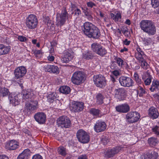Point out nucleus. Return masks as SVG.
Segmentation results:
<instances>
[{
  "label": "nucleus",
  "instance_id": "obj_21",
  "mask_svg": "<svg viewBox=\"0 0 159 159\" xmlns=\"http://www.w3.org/2000/svg\"><path fill=\"white\" fill-rule=\"evenodd\" d=\"M148 115L151 118L156 119L158 117L159 113L157 108L152 107L148 110Z\"/></svg>",
  "mask_w": 159,
  "mask_h": 159
},
{
  "label": "nucleus",
  "instance_id": "obj_2",
  "mask_svg": "<svg viewBox=\"0 0 159 159\" xmlns=\"http://www.w3.org/2000/svg\"><path fill=\"white\" fill-rule=\"evenodd\" d=\"M140 27L143 31L150 35H154L156 31L154 23L152 20H143L139 23Z\"/></svg>",
  "mask_w": 159,
  "mask_h": 159
},
{
  "label": "nucleus",
  "instance_id": "obj_4",
  "mask_svg": "<svg viewBox=\"0 0 159 159\" xmlns=\"http://www.w3.org/2000/svg\"><path fill=\"white\" fill-rule=\"evenodd\" d=\"M38 108V101L37 100H31L25 103L24 110L27 114H30L34 112Z\"/></svg>",
  "mask_w": 159,
  "mask_h": 159
},
{
  "label": "nucleus",
  "instance_id": "obj_58",
  "mask_svg": "<svg viewBox=\"0 0 159 159\" xmlns=\"http://www.w3.org/2000/svg\"><path fill=\"white\" fill-rule=\"evenodd\" d=\"M111 69L113 70H117L118 69V67L116 66V65L114 63H112V64L111 65Z\"/></svg>",
  "mask_w": 159,
  "mask_h": 159
},
{
  "label": "nucleus",
  "instance_id": "obj_24",
  "mask_svg": "<svg viewBox=\"0 0 159 159\" xmlns=\"http://www.w3.org/2000/svg\"><path fill=\"white\" fill-rule=\"evenodd\" d=\"M31 153V152L29 149H25L19 155L17 159H28L30 156Z\"/></svg>",
  "mask_w": 159,
  "mask_h": 159
},
{
  "label": "nucleus",
  "instance_id": "obj_35",
  "mask_svg": "<svg viewBox=\"0 0 159 159\" xmlns=\"http://www.w3.org/2000/svg\"><path fill=\"white\" fill-rule=\"evenodd\" d=\"M145 57V55L144 54V52L135 53V58L139 61L143 60Z\"/></svg>",
  "mask_w": 159,
  "mask_h": 159
},
{
  "label": "nucleus",
  "instance_id": "obj_20",
  "mask_svg": "<svg viewBox=\"0 0 159 159\" xmlns=\"http://www.w3.org/2000/svg\"><path fill=\"white\" fill-rule=\"evenodd\" d=\"M87 36L89 38L94 39H99L101 36L100 31L97 27L95 26Z\"/></svg>",
  "mask_w": 159,
  "mask_h": 159
},
{
  "label": "nucleus",
  "instance_id": "obj_19",
  "mask_svg": "<svg viewBox=\"0 0 159 159\" xmlns=\"http://www.w3.org/2000/svg\"><path fill=\"white\" fill-rule=\"evenodd\" d=\"M83 26L84 33L87 36L96 26L92 23L86 22L84 23Z\"/></svg>",
  "mask_w": 159,
  "mask_h": 159
},
{
  "label": "nucleus",
  "instance_id": "obj_50",
  "mask_svg": "<svg viewBox=\"0 0 159 159\" xmlns=\"http://www.w3.org/2000/svg\"><path fill=\"white\" fill-rule=\"evenodd\" d=\"M152 41L151 38H144L143 40V42L145 45H148L150 44Z\"/></svg>",
  "mask_w": 159,
  "mask_h": 159
},
{
  "label": "nucleus",
  "instance_id": "obj_1",
  "mask_svg": "<svg viewBox=\"0 0 159 159\" xmlns=\"http://www.w3.org/2000/svg\"><path fill=\"white\" fill-rule=\"evenodd\" d=\"M73 11L71 14H69L66 9L62 10L61 14H57V25L61 27L65 24L66 20L70 19L72 18V15L74 14V15L78 17L81 14L80 10L77 7L73 9Z\"/></svg>",
  "mask_w": 159,
  "mask_h": 159
},
{
  "label": "nucleus",
  "instance_id": "obj_27",
  "mask_svg": "<svg viewBox=\"0 0 159 159\" xmlns=\"http://www.w3.org/2000/svg\"><path fill=\"white\" fill-rule=\"evenodd\" d=\"M8 99L10 103L12 104L13 106H15L18 105L20 101L19 98L17 96H14L13 97L11 94L9 95Z\"/></svg>",
  "mask_w": 159,
  "mask_h": 159
},
{
  "label": "nucleus",
  "instance_id": "obj_49",
  "mask_svg": "<svg viewBox=\"0 0 159 159\" xmlns=\"http://www.w3.org/2000/svg\"><path fill=\"white\" fill-rule=\"evenodd\" d=\"M52 65L47 64L45 66H44L43 67L44 70L45 71H47L49 72H51V68Z\"/></svg>",
  "mask_w": 159,
  "mask_h": 159
},
{
  "label": "nucleus",
  "instance_id": "obj_33",
  "mask_svg": "<svg viewBox=\"0 0 159 159\" xmlns=\"http://www.w3.org/2000/svg\"><path fill=\"white\" fill-rule=\"evenodd\" d=\"M148 141L149 145L152 147L156 146L158 143L157 139L154 137L149 138Z\"/></svg>",
  "mask_w": 159,
  "mask_h": 159
},
{
  "label": "nucleus",
  "instance_id": "obj_48",
  "mask_svg": "<svg viewBox=\"0 0 159 159\" xmlns=\"http://www.w3.org/2000/svg\"><path fill=\"white\" fill-rule=\"evenodd\" d=\"M102 143L104 145H106L109 142V139L108 137L103 136L101 139Z\"/></svg>",
  "mask_w": 159,
  "mask_h": 159
},
{
  "label": "nucleus",
  "instance_id": "obj_14",
  "mask_svg": "<svg viewBox=\"0 0 159 159\" xmlns=\"http://www.w3.org/2000/svg\"><path fill=\"white\" fill-rule=\"evenodd\" d=\"M107 127L106 124L105 122L100 120H98L94 126V129L97 133L102 132L104 131Z\"/></svg>",
  "mask_w": 159,
  "mask_h": 159
},
{
  "label": "nucleus",
  "instance_id": "obj_8",
  "mask_svg": "<svg viewBox=\"0 0 159 159\" xmlns=\"http://www.w3.org/2000/svg\"><path fill=\"white\" fill-rule=\"evenodd\" d=\"M93 81L97 87L101 89L104 88L106 84L107 80L105 77L101 74L94 75Z\"/></svg>",
  "mask_w": 159,
  "mask_h": 159
},
{
  "label": "nucleus",
  "instance_id": "obj_46",
  "mask_svg": "<svg viewBox=\"0 0 159 159\" xmlns=\"http://www.w3.org/2000/svg\"><path fill=\"white\" fill-rule=\"evenodd\" d=\"M139 62L141 63V66L143 68L147 69L148 68V65L144 59L143 60L139 61Z\"/></svg>",
  "mask_w": 159,
  "mask_h": 159
},
{
  "label": "nucleus",
  "instance_id": "obj_11",
  "mask_svg": "<svg viewBox=\"0 0 159 159\" xmlns=\"http://www.w3.org/2000/svg\"><path fill=\"white\" fill-rule=\"evenodd\" d=\"M120 85L124 87L132 86L134 84L133 80L130 77L121 76L119 79Z\"/></svg>",
  "mask_w": 159,
  "mask_h": 159
},
{
  "label": "nucleus",
  "instance_id": "obj_29",
  "mask_svg": "<svg viewBox=\"0 0 159 159\" xmlns=\"http://www.w3.org/2000/svg\"><path fill=\"white\" fill-rule=\"evenodd\" d=\"M11 50L10 47L3 44L2 46L0 56L6 55Z\"/></svg>",
  "mask_w": 159,
  "mask_h": 159
},
{
  "label": "nucleus",
  "instance_id": "obj_7",
  "mask_svg": "<svg viewBox=\"0 0 159 159\" xmlns=\"http://www.w3.org/2000/svg\"><path fill=\"white\" fill-rule=\"evenodd\" d=\"M85 75L84 73L80 71L74 72L71 77L72 82L76 85H78L83 83L85 80Z\"/></svg>",
  "mask_w": 159,
  "mask_h": 159
},
{
  "label": "nucleus",
  "instance_id": "obj_61",
  "mask_svg": "<svg viewBox=\"0 0 159 159\" xmlns=\"http://www.w3.org/2000/svg\"><path fill=\"white\" fill-rule=\"evenodd\" d=\"M48 60L50 61H52L54 59V57L52 55H49L48 57Z\"/></svg>",
  "mask_w": 159,
  "mask_h": 159
},
{
  "label": "nucleus",
  "instance_id": "obj_17",
  "mask_svg": "<svg viewBox=\"0 0 159 159\" xmlns=\"http://www.w3.org/2000/svg\"><path fill=\"white\" fill-rule=\"evenodd\" d=\"M19 143L16 141L11 140L6 143L5 146L8 150H13L19 147Z\"/></svg>",
  "mask_w": 159,
  "mask_h": 159
},
{
  "label": "nucleus",
  "instance_id": "obj_64",
  "mask_svg": "<svg viewBox=\"0 0 159 159\" xmlns=\"http://www.w3.org/2000/svg\"><path fill=\"white\" fill-rule=\"evenodd\" d=\"M111 80L113 83H114L116 82L115 77L112 75H111Z\"/></svg>",
  "mask_w": 159,
  "mask_h": 159
},
{
  "label": "nucleus",
  "instance_id": "obj_18",
  "mask_svg": "<svg viewBox=\"0 0 159 159\" xmlns=\"http://www.w3.org/2000/svg\"><path fill=\"white\" fill-rule=\"evenodd\" d=\"M116 111L122 113H126L130 110L129 106L127 103H124L117 106L116 107Z\"/></svg>",
  "mask_w": 159,
  "mask_h": 159
},
{
  "label": "nucleus",
  "instance_id": "obj_12",
  "mask_svg": "<svg viewBox=\"0 0 159 159\" xmlns=\"http://www.w3.org/2000/svg\"><path fill=\"white\" fill-rule=\"evenodd\" d=\"M140 116L138 112L131 111L128 113L126 115V118L128 120L127 122L132 123L137 121L140 118Z\"/></svg>",
  "mask_w": 159,
  "mask_h": 159
},
{
  "label": "nucleus",
  "instance_id": "obj_38",
  "mask_svg": "<svg viewBox=\"0 0 159 159\" xmlns=\"http://www.w3.org/2000/svg\"><path fill=\"white\" fill-rule=\"evenodd\" d=\"M145 75L148 77V78L144 80V83L146 85H149L152 81V77L148 73H146Z\"/></svg>",
  "mask_w": 159,
  "mask_h": 159
},
{
  "label": "nucleus",
  "instance_id": "obj_42",
  "mask_svg": "<svg viewBox=\"0 0 159 159\" xmlns=\"http://www.w3.org/2000/svg\"><path fill=\"white\" fill-rule=\"evenodd\" d=\"M50 73L58 74L59 72V69L58 67L54 65H52Z\"/></svg>",
  "mask_w": 159,
  "mask_h": 159
},
{
  "label": "nucleus",
  "instance_id": "obj_36",
  "mask_svg": "<svg viewBox=\"0 0 159 159\" xmlns=\"http://www.w3.org/2000/svg\"><path fill=\"white\" fill-rule=\"evenodd\" d=\"M55 95L56 93H54L49 92L47 96V99L48 101L50 102H52L56 98Z\"/></svg>",
  "mask_w": 159,
  "mask_h": 159
},
{
  "label": "nucleus",
  "instance_id": "obj_15",
  "mask_svg": "<svg viewBox=\"0 0 159 159\" xmlns=\"http://www.w3.org/2000/svg\"><path fill=\"white\" fill-rule=\"evenodd\" d=\"M115 96L119 100L124 99V97L126 95L127 92L124 88H118L116 89L114 91Z\"/></svg>",
  "mask_w": 159,
  "mask_h": 159
},
{
  "label": "nucleus",
  "instance_id": "obj_31",
  "mask_svg": "<svg viewBox=\"0 0 159 159\" xmlns=\"http://www.w3.org/2000/svg\"><path fill=\"white\" fill-rule=\"evenodd\" d=\"M93 57V53L91 51L85 52L83 53V58L86 60L92 59Z\"/></svg>",
  "mask_w": 159,
  "mask_h": 159
},
{
  "label": "nucleus",
  "instance_id": "obj_43",
  "mask_svg": "<svg viewBox=\"0 0 159 159\" xmlns=\"http://www.w3.org/2000/svg\"><path fill=\"white\" fill-rule=\"evenodd\" d=\"M152 132L156 135L157 136H158L159 135V126L157 125H156L153 126L152 127Z\"/></svg>",
  "mask_w": 159,
  "mask_h": 159
},
{
  "label": "nucleus",
  "instance_id": "obj_60",
  "mask_svg": "<svg viewBox=\"0 0 159 159\" xmlns=\"http://www.w3.org/2000/svg\"><path fill=\"white\" fill-rule=\"evenodd\" d=\"M123 44L126 45H129L130 43V41H128L127 39H125L124 41L123 42Z\"/></svg>",
  "mask_w": 159,
  "mask_h": 159
},
{
  "label": "nucleus",
  "instance_id": "obj_57",
  "mask_svg": "<svg viewBox=\"0 0 159 159\" xmlns=\"http://www.w3.org/2000/svg\"><path fill=\"white\" fill-rule=\"evenodd\" d=\"M85 16H86V18H87L89 20H92L93 18V17L89 13L86 15Z\"/></svg>",
  "mask_w": 159,
  "mask_h": 159
},
{
  "label": "nucleus",
  "instance_id": "obj_34",
  "mask_svg": "<svg viewBox=\"0 0 159 159\" xmlns=\"http://www.w3.org/2000/svg\"><path fill=\"white\" fill-rule=\"evenodd\" d=\"M145 57V55L144 54V52L135 53V58L139 61L143 60Z\"/></svg>",
  "mask_w": 159,
  "mask_h": 159
},
{
  "label": "nucleus",
  "instance_id": "obj_32",
  "mask_svg": "<svg viewBox=\"0 0 159 159\" xmlns=\"http://www.w3.org/2000/svg\"><path fill=\"white\" fill-rule=\"evenodd\" d=\"M110 16L115 21H118L119 19H121V13L119 11H118L117 13H115V14L111 13Z\"/></svg>",
  "mask_w": 159,
  "mask_h": 159
},
{
  "label": "nucleus",
  "instance_id": "obj_56",
  "mask_svg": "<svg viewBox=\"0 0 159 159\" xmlns=\"http://www.w3.org/2000/svg\"><path fill=\"white\" fill-rule=\"evenodd\" d=\"M121 31L123 34L125 35H126V33H128V30L127 28H123L122 29H121Z\"/></svg>",
  "mask_w": 159,
  "mask_h": 159
},
{
  "label": "nucleus",
  "instance_id": "obj_22",
  "mask_svg": "<svg viewBox=\"0 0 159 159\" xmlns=\"http://www.w3.org/2000/svg\"><path fill=\"white\" fill-rule=\"evenodd\" d=\"M121 147L120 146L113 148L110 150H107L106 155L109 157H112L114 155L119 152L121 149Z\"/></svg>",
  "mask_w": 159,
  "mask_h": 159
},
{
  "label": "nucleus",
  "instance_id": "obj_25",
  "mask_svg": "<svg viewBox=\"0 0 159 159\" xmlns=\"http://www.w3.org/2000/svg\"><path fill=\"white\" fill-rule=\"evenodd\" d=\"M73 57L71 54L66 51L64 53L63 57L61 58V60L63 63H67L72 59Z\"/></svg>",
  "mask_w": 159,
  "mask_h": 159
},
{
  "label": "nucleus",
  "instance_id": "obj_40",
  "mask_svg": "<svg viewBox=\"0 0 159 159\" xmlns=\"http://www.w3.org/2000/svg\"><path fill=\"white\" fill-rule=\"evenodd\" d=\"M97 102L100 104L103 103V99L104 97L103 95L100 93H98L96 96Z\"/></svg>",
  "mask_w": 159,
  "mask_h": 159
},
{
  "label": "nucleus",
  "instance_id": "obj_41",
  "mask_svg": "<svg viewBox=\"0 0 159 159\" xmlns=\"http://www.w3.org/2000/svg\"><path fill=\"white\" fill-rule=\"evenodd\" d=\"M115 60L116 61V63L119 66L122 67L124 65L125 62L121 58L119 57H116L115 58Z\"/></svg>",
  "mask_w": 159,
  "mask_h": 159
},
{
  "label": "nucleus",
  "instance_id": "obj_47",
  "mask_svg": "<svg viewBox=\"0 0 159 159\" xmlns=\"http://www.w3.org/2000/svg\"><path fill=\"white\" fill-rule=\"evenodd\" d=\"M152 85V87H153L155 89H158L159 87V81L156 80H153Z\"/></svg>",
  "mask_w": 159,
  "mask_h": 159
},
{
  "label": "nucleus",
  "instance_id": "obj_52",
  "mask_svg": "<svg viewBox=\"0 0 159 159\" xmlns=\"http://www.w3.org/2000/svg\"><path fill=\"white\" fill-rule=\"evenodd\" d=\"M139 89L140 92L139 93V96L140 97H142L144 94L146 93V92L142 87H140Z\"/></svg>",
  "mask_w": 159,
  "mask_h": 159
},
{
  "label": "nucleus",
  "instance_id": "obj_51",
  "mask_svg": "<svg viewBox=\"0 0 159 159\" xmlns=\"http://www.w3.org/2000/svg\"><path fill=\"white\" fill-rule=\"evenodd\" d=\"M17 39L20 42H24L27 40L26 38L23 36L19 35L18 36Z\"/></svg>",
  "mask_w": 159,
  "mask_h": 159
},
{
  "label": "nucleus",
  "instance_id": "obj_45",
  "mask_svg": "<svg viewBox=\"0 0 159 159\" xmlns=\"http://www.w3.org/2000/svg\"><path fill=\"white\" fill-rule=\"evenodd\" d=\"M152 7L155 8L159 7V0H151Z\"/></svg>",
  "mask_w": 159,
  "mask_h": 159
},
{
  "label": "nucleus",
  "instance_id": "obj_30",
  "mask_svg": "<svg viewBox=\"0 0 159 159\" xmlns=\"http://www.w3.org/2000/svg\"><path fill=\"white\" fill-rule=\"evenodd\" d=\"M59 91L61 93L66 94H69L70 92V88L67 86H63L59 88Z\"/></svg>",
  "mask_w": 159,
  "mask_h": 159
},
{
  "label": "nucleus",
  "instance_id": "obj_10",
  "mask_svg": "<svg viewBox=\"0 0 159 159\" xmlns=\"http://www.w3.org/2000/svg\"><path fill=\"white\" fill-rule=\"evenodd\" d=\"M76 137L78 141L83 143H88L90 139L89 134L82 129L79 130L76 133Z\"/></svg>",
  "mask_w": 159,
  "mask_h": 159
},
{
  "label": "nucleus",
  "instance_id": "obj_6",
  "mask_svg": "<svg viewBox=\"0 0 159 159\" xmlns=\"http://www.w3.org/2000/svg\"><path fill=\"white\" fill-rule=\"evenodd\" d=\"M91 49L97 54L101 57L104 56L107 53V50L101 44L96 42L91 45Z\"/></svg>",
  "mask_w": 159,
  "mask_h": 159
},
{
  "label": "nucleus",
  "instance_id": "obj_53",
  "mask_svg": "<svg viewBox=\"0 0 159 159\" xmlns=\"http://www.w3.org/2000/svg\"><path fill=\"white\" fill-rule=\"evenodd\" d=\"M87 5L88 7L93 8L94 7L96 6V4L92 2H89L87 3Z\"/></svg>",
  "mask_w": 159,
  "mask_h": 159
},
{
  "label": "nucleus",
  "instance_id": "obj_59",
  "mask_svg": "<svg viewBox=\"0 0 159 159\" xmlns=\"http://www.w3.org/2000/svg\"><path fill=\"white\" fill-rule=\"evenodd\" d=\"M81 9L85 15L89 13L88 11V9L87 8H83V7H81Z\"/></svg>",
  "mask_w": 159,
  "mask_h": 159
},
{
  "label": "nucleus",
  "instance_id": "obj_3",
  "mask_svg": "<svg viewBox=\"0 0 159 159\" xmlns=\"http://www.w3.org/2000/svg\"><path fill=\"white\" fill-rule=\"evenodd\" d=\"M26 72L27 70L24 66L18 67L14 70L15 79L20 86H21L24 83L23 77Z\"/></svg>",
  "mask_w": 159,
  "mask_h": 159
},
{
  "label": "nucleus",
  "instance_id": "obj_44",
  "mask_svg": "<svg viewBox=\"0 0 159 159\" xmlns=\"http://www.w3.org/2000/svg\"><path fill=\"white\" fill-rule=\"evenodd\" d=\"M134 78L136 82L138 84H141L142 83L141 79L139 78V75L136 72L134 73Z\"/></svg>",
  "mask_w": 159,
  "mask_h": 159
},
{
  "label": "nucleus",
  "instance_id": "obj_13",
  "mask_svg": "<svg viewBox=\"0 0 159 159\" xmlns=\"http://www.w3.org/2000/svg\"><path fill=\"white\" fill-rule=\"evenodd\" d=\"M84 104L82 102L74 101L70 105V108L72 112H79L84 109Z\"/></svg>",
  "mask_w": 159,
  "mask_h": 159
},
{
  "label": "nucleus",
  "instance_id": "obj_16",
  "mask_svg": "<svg viewBox=\"0 0 159 159\" xmlns=\"http://www.w3.org/2000/svg\"><path fill=\"white\" fill-rule=\"evenodd\" d=\"M34 118L39 124H43L46 121V115L43 112H38L34 115Z\"/></svg>",
  "mask_w": 159,
  "mask_h": 159
},
{
  "label": "nucleus",
  "instance_id": "obj_9",
  "mask_svg": "<svg viewBox=\"0 0 159 159\" xmlns=\"http://www.w3.org/2000/svg\"><path fill=\"white\" fill-rule=\"evenodd\" d=\"M57 124L61 128H67L70 127L71 123L70 119L66 116H62L57 119Z\"/></svg>",
  "mask_w": 159,
  "mask_h": 159
},
{
  "label": "nucleus",
  "instance_id": "obj_37",
  "mask_svg": "<svg viewBox=\"0 0 159 159\" xmlns=\"http://www.w3.org/2000/svg\"><path fill=\"white\" fill-rule=\"evenodd\" d=\"M57 151L59 154L62 156H65L66 154V148L62 146L59 147Z\"/></svg>",
  "mask_w": 159,
  "mask_h": 159
},
{
  "label": "nucleus",
  "instance_id": "obj_26",
  "mask_svg": "<svg viewBox=\"0 0 159 159\" xmlns=\"http://www.w3.org/2000/svg\"><path fill=\"white\" fill-rule=\"evenodd\" d=\"M89 113L95 117H100L102 115L101 111L98 109L94 108H90L89 110Z\"/></svg>",
  "mask_w": 159,
  "mask_h": 159
},
{
  "label": "nucleus",
  "instance_id": "obj_55",
  "mask_svg": "<svg viewBox=\"0 0 159 159\" xmlns=\"http://www.w3.org/2000/svg\"><path fill=\"white\" fill-rule=\"evenodd\" d=\"M112 73L116 77L119 75L120 74V71L117 69L114 70V71H112Z\"/></svg>",
  "mask_w": 159,
  "mask_h": 159
},
{
  "label": "nucleus",
  "instance_id": "obj_39",
  "mask_svg": "<svg viewBox=\"0 0 159 159\" xmlns=\"http://www.w3.org/2000/svg\"><path fill=\"white\" fill-rule=\"evenodd\" d=\"M158 154L154 151H153L148 155V158L150 159H157Z\"/></svg>",
  "mask_w": 159,
  "mask_h": 159
},
{
  "label": "nucleus",
  "instance_id": "obj_54",
  "mask_svg": "<svg viewBox=\"0 0 159 159\" xmlns=\"http://www.w3.org/2000/svg\"><path fill=\"white\" fill-rule=\"evenodd\" d=\"M32 159H43V157L39 154H37L34 155Z\"/></svg>",
  "mask_w": 159,
  "mask_h": 159
},
{
  "label": "nucleus",
  "instance_id": "obj_28",
  "mask_svg": "<svg viewBox=\"0 0 159 159\" xmlns=\"http://www.w3.org/2000/svg\"><path fill=\"white\" fill-rule=\"evenodd\" d=\"M9 89L5 87H0V97H5L11 95Z\"/></svg>",
  "mask_w": 159,
  "mask_h": 159
},
{
  "label": "nucleus",
  "instance_id": "obj_62",
  "mask_svg": "<svg viewBox=\"0 0 159 159\" xmlns=\"http://www.w3.org/2000/svg\"><path fill=\"white\" fill-rule=\"evenodd\" d=\"M0 159H9L8 157L5 155H0Z\"/></svg>",
  "mask_w": 159,
  "mask_h": 159
},
{
  "label": "nucleus",
  "instance_id": "obj_23",
  "mask_svg": "<svg viewBox=\"0 0 159 159\" xmlns=\"http://www.w3.org/2000/svg\"><path fill=\"white\" fill-rule=\"evenodd\" d=\"M23 99L26 101L27 99L31 98L34 95L33 90L30 89L24 91L23 92Z\"/></svg>",
  "mask_w": 159,
  "mask_h": 159
},
{
  "label": "nucleus",
  "instance_id": "obj_5",
  "mask_svg": "<svg viewBox=\"0 0 159 159\" xmlns=\"http://www.w3.org/2000/svg\"><path fill=\"white\" fill-rule=\"evenodd\" d=\"M25 25L29 29L33 30L37 27L38 20L36 16L33 14L29 15L26 19Z\"/></svg>",
  "mask_w": 159,
  "mask_h": 159
},
{
  "label": "nucleus",
  "instance_id": "obj_63",
  "mask_svg": "<svg viewBox=\"0 0 159 159\" xmlns=\"http://www.w3.org/2000/svg\"><path fill=\"white\" fill-rule=\"evenodd\" d=\"M78 159H87V158L86 155H82L78 157Z\"/></svg>",
  "mask_w": 159,
  "mask_h": 159
}]
</instances>
